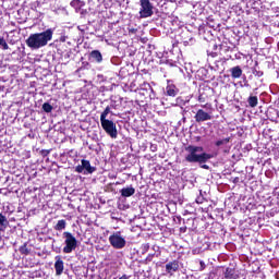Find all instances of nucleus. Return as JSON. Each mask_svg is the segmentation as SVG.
<instances>
[{"instance_id":"nucleus-1","label":"nucleus","mask_w":279,"mask_h":279,"mask_svg":"<svg viewBox=\"0 0 279 279\" xmlns=\"http://www.w3.org/2000/svg\"><path fill=\"white\" fill-rule=\"evenodd\" d=\"M53 38V29L48 28L43 33H35L29 35L26 39V45L29 49H40L43 47H47L49 40Z\"/></svg>"},{"instance_id":"nucleus-2","label":"nucleus","mask_w":279,"mask_h":279,"mask_svg":"<svg viewBox=\"0 0 279 279\" xmlns=\"http://www.w3.org/2000/svg\"><path fill=\"white\" fill-rule=\"evenodd\" d=\"M185 151H187L185 156L187 162H206L210 158V155L204 153V148L199 146H187Z\"/></svg>"},{"instance_id":"nucleus-3","label":"nucleus","mask_w":279,"mask_h":279,"mask_svg":"<svg viewBox=\"0 0 279 279\" xmlns=\"http://www.w3.org/2000/svg\"><path fill=\"white\" fill-rule=\"evenodd\" d=\"M63 236L65 239V246L63 247V253L71 254V252L77 248V239H75L73 233L71 232H64Z\"/></svg>"},{"instance_id":"nucleus-4","label":"nucleus","mask_w":279,"mask_h":279,"mask_svg":"<svg viewBox=\"0 0 279 279\" xmlns=\"http://www.w3.org/2000/svg\"><path fill=\"white\" fill-rule=\"evenodd\" d=\"M140 16L141 19H149L154 14V5L149 0H140Z\"/></svg>"},{"instance_id":"nucleus-5","label":"nucleus","mask_w":279,"mask_h":279,"mask_svg":"<svg viewBox=\"0 0 279 279\" xmlns=\"http://www.w3.org/2000/svg\"><path fill=\"white\" fill-rule=\"evenodd\" d=\"M101 128L111 138H117V124L112 120H100Z\"/></svg>"},{"instance_id":"nucleus-6","label":"nucleus","mask_w":279,"mask_h":279,"mask_svg":"<svg viewBox=\"0 0 279 279\" xmlns=\"http://www.w3.org/2000/svg\"><path fill=\"white\" fill-rule=\"evenodd\" d=\"M109 242L116 250H123L125 247V238H122L120 232L110 235Z\"/></svg>"},{"instance_id":"nucleus-7","label":"nucleus","mask_w":279,"mask_h":279,"mask_svg":"<svg viewBox=\"0 0 279 279\" xmlns=\"http://www.w3.org/2000/svg\"><path fill=\"white\" fill-rule=\"evenodd\" d=\"M54 269L57 276H62V272L64 271V262L62 260V257L56 256Z\"/></svg>"},{"instance_id":"nucleus-8","label":"nucleus","mask_w":279,"mask_h":279,"mask_svg":"<svg viewBox=\"0 0 279 279\" xmlns=\"http://www.w3.org/2000/svg\"><path fill=\"white\" fill-rule=\"evenodd\" d=\"M229 143H230V138H222L216 142V147H218L219 151H228Z\"/></svg>"},{"instance_id":"nucleus-9","label":"nucleus","mask_w":279,"mask_h":279,"mask_svg":"<svg viewBox=\"0 0 279 279\" xmlns=\"http://www.w3.org/2000/svg\"><path fill=\"white\" fill-rule=\"evenodd\" d=\"M89 58L93 60V62H97L100 64V62H104V56H101V52L99 50H93L89 53Z\"/></svg>"},{"instance_id":"nucleus-10","label":"nucleus","mask_w":279,"mask_h":279,"mask_svg":"<svg viewBox=\"0 0 279 279\" xmlns=\"http://www.w3.org/2000/svg\"><path fill=\"white\" fill-rule=\"evenodd\" d=\"M81 165H83L84 174L95 173V167L90 166V161L82 159Z\"/></svg>"},{"instance_id":"nucleus-11","label":"nucleus","mask_w":279,"mask_h":279,"mask_svg":"<svg viewBox=\"0 0 279 279\" xmlns=\"http://www.w3.org/2000/svg\"><path fill=\"white\" fill-rule=\"evenodd\" d=\"M230 73H231V77H233V80H239V77H241V75H243V70L241 69V66H233L230 69Z\"/></svg>"},{"instance_id":"nucleus-12","label":"nucleus","mask_w":279,"mask_h":279,"mask_svg":"<svg viewBox=\"0 0 279 279\" xmlns=\"http://www.w3.org/2000/svg\"><path fill=\"white\" fill-rule=\"evenodd\" d=\"M122 197H132V195H134V193H136V190L132 186L130 187H123L121 191H120Z\"/></svg>"},{"instance_id":"nucleus-13","label":"nucleus","mask_w":279,"mask_h":279,"mask_svg":"<svg viewBox=\"0 0 279 279\" xmlns=\"http://www.w3.org/2000/svg\"><path fill=\"white\" fill-rule=\"evenodd\" d=\"M196 121H208L210 116L206 113L204 110H198L195 116Z\"/></svg>"},{"instance_id":"nucleus-14","label":"nucleus","mask_w":279,"mask_h":279,"mask_svg":"<svg viewBox=\"0 0 279 279\" xmlns=\"http://www.w3.org/2000/svg\"><path fill=\"white\" fill-rule=\"evenodd\" d=\"M180 266L178 265V262H170L166 265V269L168 274H171L173 271H178V268Z\"/></svg>"},{"instance_id":"nucleus-15","label":"nucleus","mask_w":279,"mask_h":279,"mask_svg":"<svg viewBox=\"0 0 279 279\" xmlns=\"http://www.w3.org/2000/svg\"><path fill=\"white\" fill-rule=\"evenodd\" d=\"M226 279H238L239 275L232 268H227L225 272Z\"/></svg>"},{"instance_id":"nucleus-16","label":"nucleus","mask_w":279,"mask_h":279,"mask_svg":"<svg viewBox=\"0 0 279 279\" xmlns=\"http://www.w3.org/2000/svg\"><path fill=\"white\" fill-rule=\"evenodd\" d=\"M166 93L169 97H175V95H178V88H175V85H168L166 87Z\"/></svg>"},{"instance_id":"nucleus-17","label":"nucleus","mask_w":279,"mask_h":279,"mask_svg":"<svg viewBox=\"0 0 279 279\" xmlns=\"http://www.w3.org/2000/svg\"><path fill=\"white\" fill-rule=\"evenodd\" d=\"M5 228H8V218L0 214V232H5Z\"/></svg>"},{"instance_id":"nucleus-18","label":"nucleus","mask_w":279,"mask_h":279,"mask_svg":"<svg viewBox=\"0 0 279 279\" xmlns=\"http://www.w3.org/2000/svg\"><path fill=\"white\" fill-rule=\"evenodd\" d=\"M247 104L251 108H256L258 106V97L250 96L247 99Z\"/></svg>"},{"instance_id":"nucleus-19","label":"nucleus","mask_w":279,"mask_h":279,"mask_svg":"<svg viewBox=\"0 0 279 279\" xmlns=\"http://www.w3.org/2000/svg\"><path fill=\"white\" fill-rule=\"evenodd\" d=\"M108 114H110V107H106L104 112L100 114V121H107Z\"/></svg>"},{"instance_id":"nucleus-20","label":"nucleus","mask_w":279,"mask_h":279,"mask_svg":"<svg viewBox=\"0 0 279 279\" xmlns=\"http://www.w3.org/2000/svg\"><path fill=\"white\" fill-rule=\"evenodd\" d=\"M66 228V221L65 220H59L56 225V230H64Z\"/></svg>"},{"instance_id":"nucleus-21","label":"nucleus","mask_w":279,"mask_h":279,"mask_svg":"<svg viewBox=\"0 0 279 279\" xmlns=\"http://www.w3.org/2000/svg\"><path fill=\"white\" fill-rule=\"evenodd\" d=\"M0 47H2V49L4 51H7V49H10V46L8 45V41H5V38L0 36Z\"/></svg>"},{"instance_id":"nucleus-22","label":"nucleus","mask_w":279,"mask_h":279,"mask_svg":"<svg viewBox=\"0 0 279 279\" xmlns=\"http://www.w3.org/2000/svg\"><path fill=\"white\" fill-rule=\"evenodd\" d=\"M43 110H45L46 112H51V110H53V107L51 105H49L48 102H45L43 105Z\"/></svg>"},{"instance_id":"nucleus-23","label":"nucleus","mask_w":279,"mask_h":279,"mask_svg":"<svg viewBox=\"0 0 279 279\" xmlns=\"http://www.w3.org/2000/svg\"><path fill=\"white\" fill-rule=\"evenodd\" d=\"M75 172L76 173H84V163H81L80 166H76Z\"/></svg>"},{"instance_id":"nucleus-24","label":"nucleus","mask_w":279,"mask_h":279,"mask_svg":"<svg viewBox=\"0 0 279 279\" xmlns=\"http://www.w3.org/2000/svg\"><path fill=\"white\" fill-rule=\"evenodd\" d=\"M253 75H255V77H263L264 73L260 70H253Z\"/></svg>"},{"instance_id":"nucleus-25","label":"nucleus","mask_w":279,"mask_h":279,"mask_svg":"<svg viewBox=\"0 0 279 279\" xmlns=\"http://www.w3.org/2000/svg\"><path fill=\"white\" fill-rule=\"evenodd\" d=\"M120 279H130V277H128V275H123Z\"/></svg>"},{"instance_id":"nucleus-26","label":"nucleus","mask_w":279,"mask_h":279,"mask_svg":"<svg viewBox=\"0 0 279 279\" xmlns=\"http://www.w3.org/2000/svg\"><path fill=\"white\" fill-rule=\"evenodd\" d=\"M202 167H203V169H208V166H206V165H203Z\"/></svg>"},{"instance_id":"nucleus-27","label":"nucleus","mask_w":279,"mask_h":279,"mask_svg":"<svg viewBox=\"0 0 279 279\" xmlns=\"http://www.w3.org/2000/svg\"><path fill=\"white\" fill-rule=\"evenodd\" d=\"M244 86H248L247 81H245Z\"/></svg>"}]
</instances>
